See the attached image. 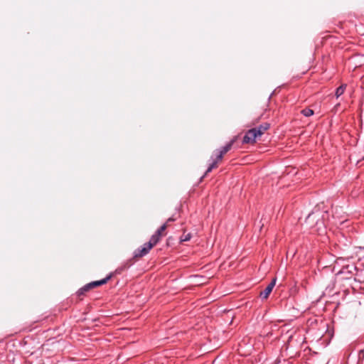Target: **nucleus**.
Segmentation results:
<instances>
[{"instance_id":"9b49d317","label":"nucleus","mask_w":364,"mask_h":364,"mask_svg":"<svg viewBox=\"0 0 364 364\" xmlns=\"http://www.w3.org/2000/svg\"><path fill=\"white\" fill-rule=\"evenodd\" d=\"M167 228V224L164 223L163 225H161L156 231V233L159 234L161 237L163 235L164 232Z\"/></svg>"},{"instance_id":"6e6552de","label":"nucleus","mask_w":364,"mask_h":364,"mask_svg":"<svg viewBox=\"0 0 364 364\" xmlns=\"http://www.w3.org/2000/svg\"><path fill=\"white\" fill-rule=\"evenodd\" d=\"M346 86H347L346 84H343L336 89L335 95L337 98H338L340 96H341L344 93Z\"/></svg>"},{"instance_id":"ddd939ff","label":"nucleus","mask_w":364,"mask_h":364,"mask_svg":"<svg viewBox=\"0 0 364 364\" xmlns=\"http://www.w3.org/2000/svg\"><path fill=\"white\" fill-rule=\"evenodd\" d=\"M216 158L214 161H218V163L223 159V156L218 152L217 150L215 151Z\"/></svg>"},{"instance_id":"2eb2a0df","label":"nucleus","mask_w":364,"mask_h":364,"mask_svg":"<svg viewBox=\"0 0 364 364\" xmlns=\"http://www.w3.org/2000/svg\"><path fill=\"white\" fill-rule=\"evenodd\" d=\"M174 220H175V218H173V217H171V218H169L167 220V221L166 222V224H167V225H168V223H169L170 222H173V221H174Z\"/></svg>"},{"instance_id":"1a4fd4ad","label":"nucleus","mask_w":364,"mask_h":364,"mask_svg":"<svg viewBox=\"0 0 364 364\" xmlns=\"http://www.w3.org/2000/svg\"><path fill=\"white\" fill-rule=\"evenodd\" d=\"M301 114L305 117H310L314 114V111L311 109L306 108L301 110Z\"/></svg>"},{"instance_id":"39448f33","label":"nucleus","mask_w":364,"mask_h":364,"mask_svg":"<svg viewBox=\"0 0 364 364\" xmlns=\"http://www.w3.org/2000/svg\"><path fill=\"white\" fill-rule=\"evenodd\" d=\"M234 142L235 140H232L225 146L222 147L220 149H218L217 151L220 152L223 156H224L227 152H228L231 149Z\"/></svg>"},{"instance_id":"f03ea898","label":"nucleus","mask_w":364,"mask_h":364,"mask_svg":"<svg viewBox=\"0 0 364 364\" xmlns=\"http://www.w3.org/2000/svg\"><path fill=\"white\" fill-rule=\"evenodd\" d=\"M153 247L151 243L149 242L144 244V245L139 248L137 250L135 251L134 257H142L144 255H147L150 250Z\"/></svg>"},{"instance_id":"20e7f679","label":"nucleus","mask_w":364,"mask_h":364,"mask_svg":"<svg viewBox=\"0 0 364 364\" xmlns=\"http://www.w3.org/2000/svg\"><path fill=\"white\" fill-rule=\"evenodd\" d=\"M111 277H112L111 275H109L107 277H105V279H102L101 280L95 281V282H92L89 284H87L86 285L84 286V289H89V290H90L94 287H97L100 285L105 284L108 282V280L110 279Z\"/></svg>"},{"instance_id":"7ed1b4c3","label":"nucleus","mask_w":364,"mask_h":364,"mask_svg":"<svg viewBox=\"0 0 364 364\" xmlns=\"http://www.w3.org/2000/svg\"><path fill=\"white\" fill-rule=\"evenodd\" d=\"M276 284V279H273L272 282L267 285V287L260 292L259 296L262 299H266L269 297L272 292L274 287Z\"/></svg>"},{"instance_id":"4468645a","label":"nucleus","mask_w":364,"mask_h":364,"mask_svg":"<svg viewBox=\"0 0 364 364\" xmlns=\"http://www.w3.org/2000/svg\"><path fill=\"white\" fill-rule=\"evenodd\" d=\"M89 291V289H84V287L79 289L78 294L79 295L84 294L85 292Z\"/></svg>"},{"instance_id":"9d476101","label":"nucleus","mask_w":364,"mask_h":364,"mask_svg":"<svg viewBox=\"0 0 364 364\" xmlns=\"http://www.w3.org/2000/svg\"><path fill=\"white\" fill-rule=\"evenodd\" d=\"M218 167V161H213L211 164L208 166V169L205 171V175H207L210 173L213 168Z\"/></svg>"},{"instance_id":"423d86ee","label":"nucleus","mask_w":364,"mask_h":364,"mask_svg":"<svg viewBox=\"0 0 364 364\" xmlns=\"http://www.w3.org/2000/svg\"><path fill=\"white\" fill-rule=\"evenodd\" d=\"M269 128V124L268 123H264L260 125L259 127L256 128V132L259 136H262L264 132Z\"/></svg>"},{"instance_id":"0eeeda50","label":"nucleus","mask_w":364,"mask_h":364,"mask_svg":"<svg viewBox=\"0 0 364 364\" xmlns=\"http://www.w3.org/2000/svg\"><path fill=\"white\" fill-rule=\"evenodd\" d=\"M161 236L159 235V234H156V232L151 237L149 242L151 244V245L154 247L161 240Z\"/></svg>"},{"instance_id":"f8f14e48","label":"nucleus","mask_w":364,"mask_h":364,"mask_svg":"<svg viewBox=\"0 0 364 364\" xmlns=\"http://www.w3.org/2000/svg\"><path fill=\"white\" fill-rule=\"evenodd\" d=\"M190 239H191L190 234H187V235L183 234L181 237V242H186V241H188Z\"/></svg>"},{"instance_id":"f257e3e1","label":"nucleus","mask_w":364,"mask_h":364,"mask_svg":"<svg viewBox=\"0 0 364 364\" xmlns=\"http://www.w3.org/2000/svg\"><path fill=\"white\" fill-rule=\"evenodd\" d=\"M259 137L256 132V128L248 130L243 137L242 142L244 144H253L255 142L256 139Z\"/></svg>"}]
</instances>
